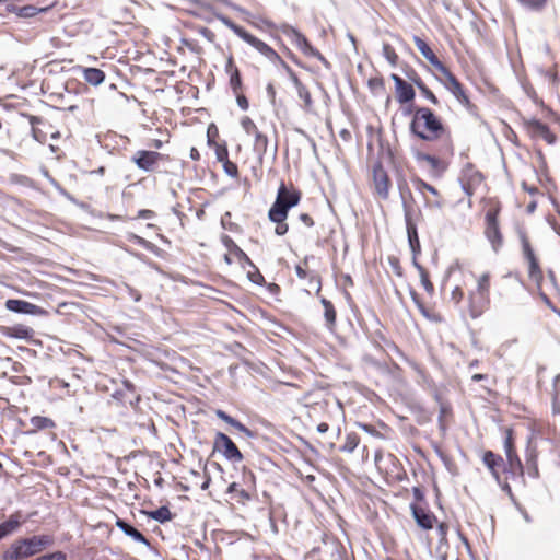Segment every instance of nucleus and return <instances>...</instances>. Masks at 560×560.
Returning <instances> with one entry per match:
<instances>
[{"mask_svg": "<svg viewBox=\"0 0 560 560\" xmlns=\"http://www.w3.org/2000/svg\"><path fill=\"white\" fill-rule=\"evenodd\" d=\"M520 238H521V243H522V249H523L524 257L529 264L528 272H529L530 278H535V279L540 278L541 269L539 267L538 260L534 254V250L529 244V241H528L526 234L524 232H521Z\"/></svg>", "mask_w": 560, "mask_h": 560, "instance_id": "nucleus-15", "label": "nucleus"}, {"mask_svg": "<svg viewBox=\"0 0 560 560\" xmlns=\"http://www.w3.org/2000/svg\"><path fill=\"white\" fill-rule=\"evenodd\" d=\"M155 213L152 210L142 209L138 212V218L141 219H152L154 218Z\"/></svg>", "mask_w": 560, "mask_h": 560, "instance_id": "nucleus-62", "label": "nucleus"}, {"mask_svg": "<svg viewBox=\"0 0 560 560\" xmlns=\"http://www.w3.org/2000/svg\"><path fill=\"white\" fill-rule=\"evenodd\" d=\"M215 156H217V160L219 162H222L224 163L225 161L229 160V151H228V148L225 145H219L217 144V148H215Z\"/></svg>", "mask_w": 560, "mask_h": 560, "instance_id": "nucleus-46", "label": "nucleus"}, {"mask_svg": "<svg viewBox=\"0 0 560 560\" xmlns=\"http://www.w3.org/2000/svg\"><path fill=\"white\" fill-rule=\"evenodd\" d=\"M436 400L440 402V416H439V423L442 430H445V425L443 423V417L448 411V407L440 401V397L436 394L435 395Z\"/></svg>", "mask_w": 560, "mask_h": 560, "instance_id": "nucleus-51", "label": "nucleus"}, {"mask_svg": "<svg viewBox=\"0 0 560 560\" xmlns=\"http://www.w3.org/2000/svg\"><path fill=\"white\" fill-rule=\"evenodd\" d=\"M222 243L230 254L235 256L242 268L245 269L247 266H253V261L247 254L229 235H223Z\"/></svg>", "mask_w": 560, "mask_h": 560, "instance_id": "nucleus-20", "label": "nucleus"}, {"mask_svg": "<svg viewBox=\"0 0 560 560\" xmlns=\"http://www.w3.org/2000/svg\"><path fill=\"white\" fill-rule=\"evenodd\" d=\"M280 31L305 55L318 59L326 68H330L329 61L320 54V51L313 47L307 38L295 27L289 24H282Z\"/></svg>", "mask_w": 560, "mask_h": 560, "instance_id": "nucleus-6", "label": "nucleus"}, {"mask_svg": "<svg viewBox=\"0 0 560 560\" xmlns=\"http://www.w3.org/2000/svg\"><path fill=\"white\" fill-rule=\"evenodd\" d=\"M446 79V88L450 92L463 104L468 105L469 98L466 95L463 85L456 77L445 67V70L440 71Z\"/></svg>", "mask_w": 560, "mask_h": 560, "instance_id": "nucleus-17", "label": "nucleus"}, {"mask_svg": "<svg viewBox=\"0 0 560 560\" xmlns=\"http://www.w3.org/2000/svg\"><path fill=\"white\" fill-rule=\"evenodd\" d=\"M396 98L398 103L406 104L415 98V90L411 84L404 81L396 88Z\"/></svg>", "mask_w": 560, "mask_h": 560, "instance_id": "nucleus-25", "label": "nucleus"}, {"mask_svg": "<svg viewBox=\"0 0 560 560\" xmlns=\"http://www.w3.org/2000/svg\"><path fill=\"white\" fill-rule=\"evenodd\" d=\"M359 442L360 439L355 433H348L340 451L345 453H352L358 447Z\"/></svg>", "mask_w": 560, "mask_h": 560, "instance_id": "nucleus-35", "label": "nucleus"}, {"mask_svg": "<svg viewBox=\"0 0 560 560\" xmlns=\"http://www.w3.org/2000/svg\"><path fill=\"white\" fill-rule=\"evenodd\" d=\"M35 560H67V556L62 551H55L52 553L44 555Z\"/></svg>", "mask_w": 560, "mask_h": 560, "instance_id": "nucleus-49", "label": "nucleus"}, {"mask_svg": "<svg viewBox=\"0 0 560 560\" xmlns=\"http://www.w3.org/2000/svg\"><path fill=\"white\" fill-rule=\"evenodd\" d=\"M320 304L324 307L325 327L329 331H334L337 322V312L334 304L324 296L319 298Z\"/></svg>", "mask_w": 560, "mask_h": 560, "instance_id": "nucleus-23", "label": "nucleus"}, {"mask_svg": "<svg viewBox=\"0 0 560 560\" xmlns=\"http://www.w3.org/2000/svg\"><path fill=\"white\" fill-rule=\"evenodd\" d=\"M50 183L60 195L67 197L68 199H71L69 192L57 180H55L54 178H50Z\"/></svg>", "mask_w": 560, "mask_h": 560, "instance_id": "nucleus-55", "label": "nucleus"}, {"mask_svg": "<svg viewBox=\"0 0 560 560\" xmlns=\"http://www.w3.org/2000/svg\"><path fill=\"white\" fill-rule=\"evenodd\" d=\"M236 95V102H237V105L243 109V110H247L248 107H249V103H248V100L246 98V96L244 94H240L237 92Z\"/></svg>", "mask_w": 560, "mask_h": 560, "instance_id": "nucleus-52", "label": "nucleus"}, {"mask_svg": "<svg viewBox=\"0 0 560 560\" xmlns=\"http://www.w3.org/2000/svg\"><path fill=\"white\" fill-rule=\"evenodd\" d=\"M241 126L247 135H254L258 130L256 124L248 116H244L241 119Z\"/></svg>", "mask_w": 560, "mask_h": 560, "instance_id": "nucleus-41", "label": "nucleus"}, {"mask_svg": "<svg viewBox=\"0 0 560 560\" xmlns=\"http://www.w3.org/2000/svg\"><path fill=\"white\" fill-rule=\"evenodd\" d=\"M252 270H248L247 278L250 282L254 284L261 285L265 282L264 276L260 273L258 268L253 264V266H249Z\"/></svg>", "mask_w": 560, "mask_h": 560, "instance_id": "nucleus-39", "label": "nucleus"}, {"mask_svg": "<svg viewBox=\"0 0 560 560\" xmlns=\"http://www.w3.org/2000/svg\"><path fill=\"white\" fill-rule=\"evenodd\" d=\"M407 77L417 88H418V84H424L422 79L419 77V74L415 70H411L410 73H407Z\"/></svg>", "mask_w": 560, "mask_h": 560, "instance_id": "nucleus-54", "label": "nucleus"}, {"mask_svg": "<svg viewBox=\"0 0 560 560\" xmlns=\"http://www.w3.org/2000/svg\"><path fill=\"white\" fill-rule=\"evenodd\" d=\"M299 220L304 224L306 225L307 228H312L315 223H314V220L312 219V217L307 213H301L299 215Z\"/></svg>", "mask_w": 560, "mask_h": 560, "instance_id": "nucleus-53", "label": "nucleus"}, {"mask_svg": "<svg viewBox=\"0 0 560 560\" xmlns=\"http://www.w3.org/2000/svg\"><path fill=\"white\" fill-rule=\"evenodd\" d=\"M116 526L127 536H129L130 538H132L135 541L137 542H140V544H143L145 546H149L150 542L149 540L147 539V537L141 533L139 532L137 528H135L133 526H131L129 523H127L126 521L124 520H120L118 518L116 521Z\"/></svg>", "mask_w": 560, "mask_h": 560, "instance_id": "nucleus-24", "label": "nucleus"}, {"mask_svg": "<svg viewBox=\"0 0 560 560\" xmlns=\"http://www.w3.org/2000/svg\"><path fill=\"white\" fill-rule=\"evenodd\" d=\"M132 238L136 241V243L138 245H140V246H142V247H144L147 249H150L153 246L149 241L144 240L141 236L133 235Z\"/></svg>", "mask_w": 560, "mask_h": 560, "instance_id": "nucleus-57", "label": "nucleus"}, {"mask_svg": "<svg viewBox=\"0 0 560 560\" xmlns=\"http://www.w3.org/2000/svg\"><path fill=\"white\" fill-rule=\"evenodd\" d=\"M482 462L485 466L490 470L492 477L500 483V472L499 470L502 468L504 470V460L503 458L493 453L492 451H486L482 456Z\"/></svg>", "mask_w": 560, "mask_h": 560, "instance_id": "nucleus-18", "label": "nucleus"}, {"mask_svg": "<svg viewBox=\"0 0 560 560\" xmlns=\"http://www.w3.org/2000/svg\"><path fill=\"white\" fill-rule=\"evenodd\" d=\"M485 234L491 243L493 250L498 252L503 244V237L499 228L497 211H488L486 213Z\"/></svg>", "mask_w": 560, "mask_h": 560, "instance_id": "nucleus-12", "label": "nucleus"}, {"mask_svg": "<svg viewBox=\"0 0 560 560\" xmlns=\"http://www.w3.org/2000/svg\"><path fill=\"white\" fill-rule=\"evenodd\" d=\"M288 218V214L280 213L279 215H275L272 212L268 211V219L276 223L275 233L279 236H282L288 233L289 225L285 223V220Z\"/></svg>", "mask_w": 560, "mask_h": 560, "instance_id": "nucleus-29", "label": "nucleus"}, {"mask_svg": "<svg viewBox=\"0 0 560 560\" xmlns=\"http://www.w3.org/2000/svg\"><path fill=\"white\" fill-rule=\"evenodd\" d=\"M21 522L18 514H13L10 518L0 524V540L11 534L20 526Z\"/></svg>", "mask_w": 560, "mask_h": 560, "instance_id": "nucleus-31", "label": "nucleus"}, {"mask_svg": "<svg viewBox=\"0 0 560 560\" xmlns=\"http://www.w3.org/2000/svg\"><path fill=\"white\" fill-rule=\"evenodd\" d=\"M503 448L506 457V462H504V474L506 475V479L514 480L516 478H522L524 476V466L516 453L513 430L511 428L505 430Z\"/></svg>", "mask_w": 560, "mask_h": 560, "instance_id": "nucleus-4", "label": "nucleus"}, {"mask_svg": "<svg viewBox=\"0 0 560 560\" xmlns=\"http://www.w3.org/2000/svg\"><path fill=\"white\" fill-rule=\"evenodd\" d=\"M463 296H464V293L459 287H456L452 291V300H454L456 304H458L462 301Z\"/></svg>", "mask_w": 560, "mask_h": 560, "instance_id": "nucleus-59", "label": "nucleus"}, {"mask_svg": "<svg viewBox=\"0 0 560 560\" xmlns=\"http://www.w3.org/2000/svg\"><path fill=\"white\" fill-rule=\"evenodd\" d=\"M526 470L529 477L532 478H538L539 477V470L537 465V456L535 451H530L526 458Z\"/></svg>", "mask_w": 560, "mask_h": 560, "instance_id": "nucleus-33", "label": "nucleus"}, {"mask_svg": "<svg viewBox=\"0 0 560 560\" xmlns=\"http://www.w3.org/2000/svg\"><path fill=\"white\" fill-rule=\"evenodd\" d=\"M413 184L416 186V189L418 191H420V192H422L423 190H427V191L431 192L435 197L440 196V194H439V191H438V189L435 187H433L432 185L428 184L427 182H424L421 178L413 179Z\"/></svg>", "mask_w": 560, "mask_h": 560, "instance_id": "nucleus-38", "label": "nucleus"}, {"mask_svg": "<svg viewBox=\"0 0 560 560\" xmlns=\"http://www.w3.org/2000/svg\"><path fill=\"white\" fill-rule=\"evenodd\" d=\"M400 189V197L404 208V218L406 223V230H407V236L410 249L415 256H417L420 253V241L418 237V231L416 223L413 222V209L412 206L407 201L406 199V192L412 198L411 192L408 188L406 190L402 187H399Z\"/></svg>", "mask_w": 560, "mask_h": 560, "instance_id": "nucleus-7", "label": "nucleus"}, {"mask_svg": "<svg viewBox=\"0 0 560 560\" xmlns=\"http://www.w3.org/2000/svg\"><path fill=\"white\" fill-rule=\"evenodd\" d=\"M448 526L445 523H441L438 526V533L440 535L441 541L445 540L447 534Z\"/></svg>", "mask_w": 560, "mask_h": 560, "instance_id": "nucleus-61", "label": "nucleus"}, {"mask_svg": "<svg viewBox=\"0 0 560 560\" xmlns=\"http://www.w3.org/2000/svg\"><path fill=\"white\" fill-rule=\"evenodd\" d=\"M518 2L530 10H541L546 5L547 0H518Z\"/></svg>", "mask_w": 560, "mask_h": 560, "instance_id": "nucleus-42", "label": "nucleus"}, {"mask_svg": "<svg viewBox=\"0 0 560 560\" xmlns=\"http://www.w3.org/2000/svg\"><path fill=\"white\" fill-rule=\"evenodd\" d=\"M205 8L209 11H211L215 19L219 20L223 25L229 27L236 36H238L241 39L246 42L248 45L254 47L258 52H260L262 56H265L267 59H269L272 62L279 61L284 68L288 66L281 57L278 55V52L270 47L265 42L260 40L259 38L255 37L250 33H248L243 27L235 24L232 20H230L228 16L220 12H215L213 10V7L210 4H205Z\"/></svg>", "mask_w": 560, "mask_h": 560, "instance_id": "nucleus-2", "label": "nucleus"}, {"mask_svg": "<svg viewBox=\"0 0 560 560\" xmlns=\"http://www.w3.org/2000/svg\"><path fill=\"white\" fill-rule=\"evenodd\" d=\"M524 127L526 132L533 138V139H542L548 144H555L557 137L555 133L551 132L549 127L541 122L540 120L536 118H530L524 120Z\"/></svg>", "mask_w": 560, "mask_h": 560, "instance_id": "nucleus-10", "label": "nucleus"}, {"mask_svg": "<svg viewBox=\"0 0 560 560\" xmlns=\"http://www.w3.org/2000/svg\"><path fill=\"white\" fill-rule=\"evenodd\" d=\"M254 151L258 155V158L261 160L264 155L267 152V148L269 144L268 137L257 130L254 135Z\"/></svg>", "mask_w": 560, "mask_h": 560, "instance_id": "nucleus-28", "label": "nucleus"}, {"mask_svg": "<svg viewBox=\"0 0 560 560\" xmlns=\"http://www.w3.org/2000/svg\"><path fill=\"white\" fill-rule=\"evenodd\" d=\"M83 79L94 85L97 86L105 80V73L101 69L97 68H85L83 70Z\"/></svg>", "mask_w": 560, "mask_h": 560, "instance_id": "nucleus-27", "label": "nucleus"}, {"mask_svg": "<svg viewBox=\"0 0 560 560\" xmlns=\"http://www.w3.org/2000/svg\"><path fill=\"white\" fill-rule=\"evenodd\" d=\"M215 416L221 419L222 421H224L225 423L230 424V422L233 421V417H231L230 415H228L225 411L221 410V409H218L215 411Z\"/></svg>", "mask_w": 560, "mask_h": 560, "instance_id": "nucleus-56", "label": "nucleus"}, {"mask_svg": "<svg viewBox=\"0 0 560 560\" xmlns=\"http://www.w3.org/2000/svg\"><path fill=\"white\" fill-rule=\"evenodd\" d=\"M413 158L417 162H427L434 175L441 176L447 168V165L442 160L434 155L423 153L420 151L413 152Z\"/></svg>", "mask_w": 560, "mask_h": 560, "instance_id": "nucleus-19", "label": "nucleus"}, {"mask_svg": "<svg viewBox=\"0 0 560 560\" xmlns=\"http://www.w3.org/2000/svg\"><path fill=\"white\" fill-rule=\"evenodd\" d=\"M412 494H413V497H415L416 501H418V502H420V501H423V500H424V493H423V491H422L420 488H418V487H413V488H412Z\"/></svg>", "mask_w": 560, "mask_h": 560, "instance_id": "nucleus-63", "label": "nucleus"}, {"mask_svg": "<svg viewBox=\"0 0 560 560\" xmlns=\"http://www.w3.org/2000/svg\"><path fill=\"white\" fill-rule=\"evenodd\" d=\"M490 306V295L477 291L468 294V312L471 318L480 317Z\"/></svg>", "mask_w": 560, "mask_h": 560, "instance_id": "nucleus-13", "label": "nucleus"}, {"mask_svg": "<svg viewBox=\"0 0 560 560\" xmlns=\"http://www.w3.org/2000/svg\"><path fill=\"white\" fill-rule=\"evenodd\" d=\"M410 511L419 527L425 530L433 528L436 517L431 511L419 506L417 503H410Z\"/></svg>", "mask_w": 560, "mask_h": 560, "instance_id": "nucleus-16", "label": "nucleus"}, {"mask_svg": "<svg viewBox=\"0 0 560 560\" xmlns=\"http://www.w3.org/2000/svg\"><path fill=\"white\" fill-rule=\"evenodd\" d=\"M358 427L372 436L382 438V434L372 424L359 422Z\"/></svg>", "mask_w": 560, "mask_h": 560, "instance_id": "nucleus-50", "label": "nucleus"}, {"mask_svg": "<svg viewBox=\"0 0 560 560\" xmlns=\"http://www.w3.org/2000/svg\"><path fill=\"white\" fill-rule=\"evenodd\" d=\"M226 71L230 73L231 89L234 94H237L238 90L242 88V79L238 69L233 66L232 58H230L226 63Z\"/></svg>", "mask_w": 560, "mask_h": 560, "instance_id": "nucleus-26", "label": "nucleus"}, {"mask_svg": "<svg viewBox=\"0 0 560 560\" xmlns=\"http://www.w3.org/2000/svg\"><path fill=\"white\" fill-rule=\"evenodd\" d=\"M223 168H224V172H225L229 176H231V177H233V178H235V177H237V176H238V168H237V165H236L235 163L231 162L230 160H228V161H225V162L223 163Z\"/></svg>", "mask_w": 560, "mask_h": 560, "instance_id": "nucleus-45", "label": "nucleus"}, {"mask_svg": "<svg viewBox=\"0 0 560 560\" xmlns=\"http://www.w3.org/2000/svg\"><path fill=\"white\" fill-rule=\"evenodd\" d=\"M32 332L33 331L31 328L24 327V328L19 329L18 336L22 337V338H26V337H30L32 335Z\"/></svg>", "mask_w": 560, "mask_h": 560, "instance_id": "nucleus-64", "label": "nucleus"}, {"mask_svg": "<svg viewBox=\"0 0 560 560\" xmlns=\"http://www.w3.org/2000/svg\"><path fill=\"white\" fill-rule=\"evenodd\" d=\"M289 77L296 89L298 95L304 102V108L310 109L313 106V101L308 89L300 81L298 75L292 71L289 66H285Z\"/></svg>", "mask_w": 560, "mask_h": 560, "instance_id": "nucleus-22", "label": "nucleus"}, {"mask_svg": "<svg viewBox=\"0 0 560 560\" xmlns=\"http://www.w3.org/2000/svg\"><path fill=\"white\" fill-rule=\"evenodd\" d=\"M410 131L417 138L424 141H434L445 138L448 141L446 150L453 153L450 132L430 108L418 107L413 110Z\"/></svg>", "mask_w": 560, "mask_h": 560, "instance_id": "nucleus-1", "label": "nucleus"}, {"mask_svg": "<svg viewBox=\"0 0 560 560\" xmlns=\"http://www.w3.org/2000/svg\"><path fill=\"white\" fill-rule=\"evenodd\" d=\"M31 424L36 430H45L55 428V422L52 419L43 417V416H34L31 418Z\"/></svg>", "mask_w": 560, "mask_h": 560, "instance_id": "nucleus-34", "label": "nucleus"}, {"mask_svg": "<svg viewBox=\"0 0 560 560\" xmlns=\"http://www.w3.org/2000/svg\"><path fill=\"white\" fill-rule=\"evenodd\" d=\"M230 425L235 428L237 431L242 432L243 434H245L247 438L256 436V434L252 430H249L246 425H244L242 422H240L235 418H233V421L230 422Z\"/></svg>", "mask_w": 560, "mask_h": 560, "instance_id": "nucleus-43", "label": "nucleus"}, {"mask_svg": "<svg viewBox=\"0 0 560 560\" xmlns=\"http://www.w3.org/2000/svg\"><path fill=\"white\" fill-rule=\"evenodd\" d=\"M383 57L392 65L396 66L398 61V55L396 54L394 47L388 44L384 43L382 47Z\"/></svg>", "mask_w": 560, "mask_h": 560, "instance_id": "nucleus-36", "label": "nucleus"}, {"mask_svg": "<svg viewBox=\"0 0 560 560\" xmlns=\"http://www.w3.org/2000/svg\"><path fill=\"white\" fill-rule=\"evenodd\" d=\"M7 310L18 313V314H27L33 316H43L46 314V311L38 305H35L31 302L18 299H9L5 302Z\"/></svg>", "mask_w": 560, "mask_h": 560, "instance_id": "nucleus-14", "label": "nucleus"}, {"mask_svg": "<svg viewBox=\"0 0 560 560\" xmlns=\"http://www.w3.org/2000/svg\"><path fill=\"white\" fill-rule=\"evenodd\" d=\"M420 279H421V284L423 285L424 290L429 293V294H433L434 292V287L432 284V282L430 281L429 279V276H428V272L424 271L420 275Z\"/></svg>", "mask_w": 560, "mask_h": 560, "instance_id": "nucleus-48", "label": "nucleus"}, {"mask_svg": "<svg viewBox=\"0 0 560 560\" xmlns=\"http://www.w3.org/2000/svg\"><path fill=\"white\" fill-rule=\"evenodd\" d=\"M213 447L214 451L220 452L223 457L231 463H241L244 458L238 447L225 433L218 432L215 434Z\"/></svg>", "mask_w": 560, "mask_h": 560, "instance_id": "nucleus-8", "label": "nucleus"}, {"mask_svg": "<svg viewBox=\"0 0 560 560\" xmlns=\"http://www.w3.org/2000/svg\"><path fill=\"white\" fill-rule=\"evenodd\" d=\"M149 517L159 522L165 523L172 520V513L167 506H160L159 509L148 513Z\"/></svg>", "mask_w": 560, "mask_h": 560, "instance_id": "nucleus-32", "label": "nucleus"}, {"mask_svg": "<svg viewBox=\"0 0 560 560\" xmlns=\"http://www.w3.org/2000/svg\"><path fill=\"white\" fill-rule=\"evenodd\" d=\"M373 185L375 194L381 199H388L390 178L381 162H377L373 165Z\"/></svg>", "mask_w": 560, "mask_h": 560, "instance_id": "nucleus-11", "label": "nucleus"}, {"mask_svg": "<svg viewBox=\"0 0 560 560\" xmlns=\"http://www.w3.org/2000/svg\"><path fill=\"white\" fill-rule=\"evenodd\" d=\"M301 200V191L295 187L287 186L283 182H281L276 200L269 212H272L275 215L288 214L289 210L299 205Z\"/></svg>", "mask_w": 560, "mask_h": 560, "instance_id": "nucleus-5", "label": "nucleus"}, {"mask_svg": "<svg viewBox=\"0 0 560 560\" xmlns=\"http://www.w3.org/2000/svg\"><path fill=\"white\" fill-rule=\"evenodd\" d=\"M464 176L469 175L470 180L474 183H480L482 180L481 174L475 170L474 165L468 163L465 168L463 170Z\"/></svg>", "mask_w": 560, "mask_h": 560, "instance_id": "nucleus-40", "label": "nucleus"}, {"mask_svg": "<svg viewBox=\"0 0 560 560\" xmlns=\"http://www.w3.org/2000/svg\"><path fill=\"white\" fill-rule=\"evenodd\" d=\"M165 160V156L156 151L139 150L137 151L131 161L137 165L138 168L144 172H154L159 166L160 162Z\"/></svg>", "mask_w": 560, "mask_h": 560, "instance_id": "nucleus-9", "label": "nucleus"}, {"mask_svg": "<svg viewBox=\"0 0 560 560\" xmlns=\"http://www.w3.org/2000/svg\"><path fill=\"white\" fill-rule=\"evenodd\" d=\"M51 544V538L47 535L33 536L24 538L12 544L11 548L4 552V560H21L40 552Z\"/></svg>", "mask_w": 560, "mask_h": 560, "instance_id": "nucleus-3", "label": "nucleus"}, {"mask_svg": "<svg viewBox=\"0 0 560 560\" xmlns=\"http://www.w3.org/2000/svg\"><path fill=\"white\" fill-rule=\"evenodd\" d=\"M37 12H38V9L36 7L25 5V7L20 8L19 15L22 18H31V16L36 15Z\"/></svg>", "mask_w": 560, "mask_h": 560, "instance_id": "nucleus-47", "label": "nucleus"}, {"mask_svg": "<svg viewBox=\"0 0 560 560\" xmlns=\"http://www.w3.org/2000/svg\"><path fill=\"white\" fill-rule=\"evenodd\" d=\"M226 493L233 494V499H235L238 503L245 504L250 500V494L245 490L240 488L238 483L232 482L228 489Z\"/></svg>", "mask_w": 560, "mask_h": 560, "instance_id": "nucleus-30", "label": "nucleus"}, {"mask_svg": "<svg viewBox=\"0 0 560 560\" xmlns=\"http://www.w3.org/2000/svg\"><path fill=\"white\" fill-rule=\"evenodd\" d=\"M126 289L130 295V298L135 301V302H139L141 300V294L139 291H137L136 289L131 288L130 285H127L126 284Z\"/></svg>", "mask_w": 560, "mask_h": 560, "instance_id": "nucleus-60", "label": "nucleus"}, {"mask_svg": "<svg viewBox=\"0 0 560 560\" xmlns=\"http://www.w3.org/2000/svg\"><path fill=\"white\" fill-rule=\"evenodd\" d=\"M416 47L421 55L440 72L445 70V66L439 60L430 46L419 36H413Z\"/></svg>", "mask_w": 560, "mask_h": 560, "instance_id": "nucleus-21", "label": "nucleus"}, {"mask_svg": "<svg viewBox=\"0 0 560 560\" xmlns=\"http://www.w3.org/2000/svg\"><path fill=\"white\" fill-rule=\"evenodd\" d=\"M474 291L486 293L490 295V275L489 272L482 273L477 280V287Z\"/></svg>", "mask_w": 560, "mask_h": 560, "instance_id": "nucleus-37", "label": "nucleus"}, {"mask_svg": "<svg viewBox=\"0 0 560 560\" xmlns=\"http://www.w3.org/2000/svg\"><path fill=\"white\" fill-rule=\"evenodd\" d=\"M388 261H389L392 268L394 269V271L398 276H401V268H400V265H399V260L396 257H389Z\"/></svg>", "mask_w": 560, "mask_h": 560, "instance_id": "nucleus-58", "label": "nucleus"}, {"mask_svg": "<svg viewBox=\"0 0 560 560\" xmlns=\"http://www.w3.org/2000/svg\"><path fill=\"white\" fill-rule=\"evenodd\" d=\"M418 89L420 90L421 94L427 100H429L432 104H434V105L439 104V100L425 84H418Z\"/></svg>", "mask_w": 560, "mask_h": 560, "instance_id": "nucleus-44", "label": "nucleus"}]
</instances>
